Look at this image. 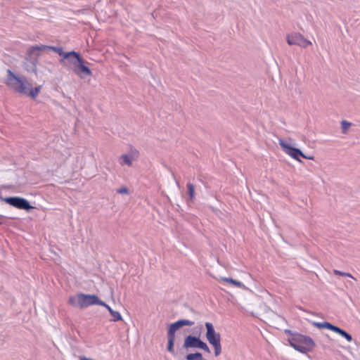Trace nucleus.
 Returning a JSON list of instances; mask_svg holds the SVG:
<instances>
[{"label":"nucleus","instance_id":"obj_1","mask_svg":"<svg viewBox=\"0 0 360 360\" xmlns=\"http://www.w3.org/2000/svg\"><path fill=\"white\" fill-rule=\"evenodd\" d=\"M6 86L16 93L27 95L35 99L41 91V86L32 87V84L25 77H18L11 70H7Z\"/></svg>","mask_w":360,"mask_h":360},{"label":"nucleus","instance_id":"obj_2","mask_svg":"<svg viewBox=\"0 0 360 360\" xmlns=\"http://www.w3.org/2000/svg\"><path fill=\"white\" fill-rule=\"evenodd\" d=\"M292 340L291 347L304 354L311 352L316 347V344L311 337L301 333H298L295 338H292Z\"/></svg>","mask_w":360,"mask_h":360},{"label":"nucleus","instance_id":"obj_3","mask_svg":"<svg viewBox=\"0 0 360 360\" xmlns=\"http://www.w3.org/2000/svg\"><path fill=\"white\" fill-rule=\"evenodd\" d=\"M6 203L20 210H23L27 212L30 211L34 207L32 206L30 202L22 197L19 196H11L6 197L3 200Z\"/></svg>","mask_w":360,"mask_h":360},{"label":"nucleus","instance_id":"obj_4","mask_svg":"<svg viewBox=\"0 0 360 360\" xmlns=\"http://www.w3.org/2000/svg\"><path fill=\"white\" fill-rule=\"evenodd\" d=\"M77 305L81 308H86L91 305L99 304L100 299L96 295L79 293L77 296Z\"/></svg>","mask_w":360,"mask_h":360},{"label":"nucleus","instance_id":"obj_5","mask_svg":"<svg viewBox=\"0 0 360 360\" xmlns=\"http://www.w3.org/2000/svg\"><path fill=\"white\" fill-rule=\"evenodd\" d=\"M74 56L76 57L78 62L72 69L74 73L78 75L80 78H84L85 76H91L92 72L91 69L84 65V61L80 54L77 52Z\"/></svg>","mask_w":360,"mask_h":360},{"label":"nucleus","instance_id":"obj_6","mask_svg":"<svg viewBox=\"0 0 360 360\" xmlns=\"http://www.w3.org/2000/svg\"><path fill=\"white\" fill-rule=\"evenodd\" d=\"M287 42L289 45H296L302 48H306L311 44V42L304 37L300 33L294 32L288 34L286 37Z\"/></svg>","mask_w":360,"mask_h":360},{"label":"nucleus","instance_id":"obj_7","mask_svg":"<svg viewBox=\"0 0 360 360\" xmlns=\"http://www.w3.org/2000/svg\"><path fill=\"white\" fill-rule=\"evenodd\" d=\"M52 46L48 45H34L30 47L28 53L30 55L35 56L34 58L31 59L32 68L31 70L34 72H37V63L38 61V57L39 56V51H50L51 50Z\"/></svg>","mask_w":360,"mask_h":360},{"label":"nucleus","instance_id":"obj_8","mask_svg":"<svg viewBox=\"0 0 360 360\" xmlns=\"http://www.w3.org/2000/svg\"><path fill=\"white\" fill-rule=\"evenodd\" d=\"M279 145L285 153L288 154L295 160L301 162L300 158L301 155H303V153L300 149L290 146L282 139H279Z\"/></svg>","mask_w":360,"mask_h":360},{"label":"nucleus","instance_id":"obj_9","mask_svg":"<svg viewBox=\"0 0 360 360\" xmlns=\"http://www.w3.org/2000/svg\"><path fill=\"white\" fill-rule=\"evenodd\" d=\"M201 339L199 336L188 335L185 337L183 347L185 349L197 348Z\"/></svg>","mask_w":360,"mask_h":360},{"label":"nucleus","instance_id":"obj_10","mask_svg":"<svg viewBox=\"0 0 360 360\" xmlns=\"http://www.w3.org/2000/svg\"><path fill=\"white\" fill-rule=\"evenodd\" d=\"M51 51H54L55 53H58L60 56L62 57V58L60 59V63L63 65H65V58H69V56H75V54L77 53L75 51H71L69 52H65L63 51V48L62 46H53L51 47Z\"/></svg>","mask_w":360,"mask_h":360},{"label":"nucleus","instance_id":"obj_11","mask_svg":"<svg viewBox=\"0 0 360 360\" xmlns=\"http://www.w3.org/2000/svg\"><path fill=\"white\" fill-rule=\"evenodd\" d=\"M194 321H190L188 319H179L172 324L177 329L182 328L183 326H192L194 325Z\"/></svg>","mask_w":360,"mask_h":360},{"label":"nucleus","instance_id":"obj_12","mask_svg":"<svg viewBox=\"0 0 360 360\" xmlns=\"http://www.w3.org/2000/svg\"><path fill=\"white\" fill-rule=\"evenodd\" d=\"M332 331L339 334L340 335H341L342 337L345 338L348 342H352V335L350 334H349L345 330L339 328L338 326H334V328H333Z\"/></svg>","mask_w":360,"mask_h":360},{"label":"nucleus","instance_id":"obj_13","mask_svg":"<svg viewBox=\"0 0 360 360\" xmlns=\"http://www.w3.org/2000/svg\"><path fill=\"white\" fill-rule=\"evenodd\" d=\"M311 324L318 328H327L328 330H333L334 326L332 323L324 321V322H316V321H312Z\"/></svg>","mask_w":360,"mask_h":360},{"label":"nucleus","instance_id":"obj_14","mask_svg":"<svg viewBox=\"0 0 360 360\" xmlns=\"http://www.w3.org/2000/svg\"><path fill=\"white\" fill-rule=\"evenodd\" d=\"M132 156L129 154H124L120 157V164L121 165H127L128 166H131L132 165Z\"/></svg>","mask_w":360,"mask_h":360},{"label":"nucleus","instance_id":"obj_15","mask_svg":"<svg viewBox=\"0 0 360 360\" xmlns=\"http://www.w3.org/2000/svg\"><path fill=\"white\" fill-rule=\"evenodd\" d=\"M177 329L171 323L167 330L168 341H174L175 340V333Z\"/></svg>","mask_w":360,"mask_h":360},{"label":"nucleus","instance_id":"obj_16","mask_svg":"<svg viewBox=\"0 0 360 360\" xmlns=\"http://www.w3.org/2000/svg\"><path fill=\"white\" fill-rule=\"evenodd\" d=\"M207 340L210 345H214L215 343L221 342V336L219 333H214Z\"/></svg>","mask_w":360,"mask_h":360},{"label":"nucleus","instance_id":"obj_17","mask_svg":"<svg viewBox=\"0 0 360 360\" xmlns=\"http://www.w3.org/2000/svg\"><path fill=\"white\" fill-rule=\"evenodd\" d=\"M205 326L206 328L207 332H206V338L207 339L209 337H210L212 334L216 333L212 323L210 322H205Z\"/></svg>","mask_w":360,"mask_h":360},{"label":"nucleus","instance_id":"obj_18","mask_svg":"<svg viewBox=\"0 0 360 360\" xmlns=\"http://www.w3.org/2000/svg\"><path fill=\"white\" fill-rule=\"evenodd\" d=\"M284 333L286 334V335H289V338H288V342H289V345L291 346V343L292 342V339L293 338H295V336L297 335H298L299 333L296 332V331H294V330H290V329H285L284 330Z\"/></svg>","mask_w":360,"mask_h":360},{"label":"nucleus","instance_id":"obj_19","mask_svg":"<svg viewBox=\"0 0 360 360\" xmlns=\"http://www.w3.org/2000/svg\"><path fill=\"white\" fill-rule=\"evenodd\" d=\"M223 280L227 283H230L233 284V285L236 287L241 288L242 286H244L243 283L239 281L233 279L232 278H224Z\"/></svg>","mask_w":360,"mask_h":360},{"label":"nucleus","instance_id":"obj_20","mask_svg":"<svg viewBox=\"0 0 360 360\" xmlns=\"http://www.w3.org/2000/svg\"><path fill=\"white\" fill-rule=\"evenodd\" d=\"M110 314L112 316V319L110 320L111 321L116 322L122 320V317L119 311L112 309L110 310Z\"/></svg>","mask_w":360,"mask_h":360},{"label":"nucleus","instance_id":"obj_21","mask_svg":"<svg viewBox=\"0 0 360 360\" xmlns=\"http://www.w3.org/2000/svg\"><path fill=\"white\" fill-rule=\"evenodd\" d=\"M186 186L188 188V194L189 195V198L191 200H193L194 199V195H195L194 186L191 183H188Z\"/></svg>","mask_w":360,"mask_h":360},{"label":"nucleus","instance_id":"obj_22","mask_svg":"<svg viewBox=\"0 0 360 360\" xmlns=\"http://www.w3.org/2000/svg\"><path fill=\"white\" fill-rule=\"evenodd\" d=\"M198 349H202L203 351L206 352L207 353L211 352V350H210V347H208V345H207V343L205 342L204 341H202V340H200V342L199 343Z\"/></svg>","mask_w":360,"mask_h":360},{"label":"nucleus","instance_id":"obj_23","mask_svg":"<svg viewBox=\"0 0 360 360\" xmlns=\"http://www.w3.org/2000/svg\"><path fill=\"white\" fill-rule=\"evenodd\" d=\"M214 349V356H218L221 353V342L215 343L212 345Z\"/></svg>","mask_w":360,"mask_h":360},{"label":"nucleus","instance_id":"obj_24","mask_svg":"<svg viewBox=\"0 0 360 360\" xmlns=\"http://www.w3.org/2000/svg\"><path fill=\"white\" fill-rule=\"evenodd\" d=\"M66 62H68L70 64L72 65L74 67H75V65L78 63L77 59H76V57L73 56H69V58H65V63Z\"/></svg>","mask_w":360,"mask_h":360},{"label":"nucleus","instance_id":"obj_25","mask_svg":"<svg viewBox=\"0 0 360 360\" xmlns=\"http://www.w3.org/2000/svg\"><path fill=\"white\" fill-rule=\"evenodd\" d=\"M174 341H168L167 342V351L173 355H175V351L174 348Z\"/></svg>","mask_w":360,"mask_h":360},{"label":"nucleus","instance_id":"obj_26","mask_svg":"<svg viewBox=\"0 0 360 360\" xmlns=\"http://www.w3.org/2000/svg\"><path fill=\"white\" fill-rule=\"evenodd\" d=\"M334 274L335 275H340V276H348V277L353 278V276L349 273H346V272L340 271L339 270H334Z\"/></svg>","mask_w":360,"mask_h":360},{"label":"nucleus","instance_id":"obj_27","mask_svg":"<svg viewBox=\"0 0 360 360\" xmlns=\"http://www.w3.org/2000/svg\"><path fill=\"white\" fill-rule=\"evenodd\" d=\"M342 128L343 131H345L348 129V127H350L351 124L348 122L347 121L343 120L342 122Z\"/></svg>","mask_w":360,"mask_h":360},{"label":"nucleus","instance_id":"obj_28","mask_svg":"<svg viewBox=\"0 0 360 360\" xmlns=\"http://www.w3.org/2000/svg\"><path fill=\"white\" fill-rule=\"evenodd\" d=\"M98 305L104 307L105 308H106L108 309V311L109 312H110V310H112V309L110 307V305H108V304H106L105 302H103L101 300H100V303Z\"/></svg>","mask_w":360,"mask_h":360},{"label":"nucleus","instance_id":"obj_29","mask_svg":"<svg viewBox=\"0 0 360 360\" xmlns=\"http://www.w3.org/2000/svg\"><path fill=\"white\" fill-rule=\"evenodd\" d=\"M117 193H122V194H127L129 193L128 189L126 187H122L120 189L117 190Z\"/></svg>","mask_w":360,"mask_h":360},{"label":"nucleus","instance_id":"obj_30","mask_svg":"<svg viewBox=\"0 0 360 360\" xmlns=\"http://www.w3.org/2000/svg\"><path fill=\"white\" fill-rule=\"evenodd\" d=\"M6 217L4 215L0 214V225H2L5 223Z\"/></svg>","mask_w":360,"mask_h":360},{"label":"nucleus","instance_id":"obj_31","mask_svg":"<svg viewBox=\"0 0 360 360\" xmlns=\"http://www.w3.org/2000/svg\"><path fill=\"white\" fill-rule=\"evenodd\" d=\"M302 158H305V159H307V160H313L314 159V157L313 156H311V155H306L305 154L303 153V155H301Z\"/></svg>","mask_w":360,"mask_h":360},{"label":"nucleus","instance_id":"obj_32","mask_svg":"<svg viewBox=\"0 0 360 360\" xmlns=\"http://www.w3.org/2000/svg\"><path fill=\"white\" fill-rule=\"evenodd\" d=\"M69 302L72 304V305H75V298L74 297H70V300H69Z\"/></svg>","mask_w":360,"mask_h":360}]
</instances>
